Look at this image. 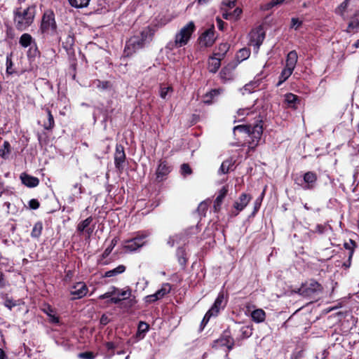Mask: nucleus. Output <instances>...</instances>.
Wrapping results in <instances>:
<instances>
[{"label":"nucleus","instance_id":"1","mask_svg":"<svg viewBox=\"0 0 359 359\" xmlns=\"http://www.w3.org/2000/svg\"><path fill=\"white\" fill-rule=\"evenodd\" d=\"M36 7L30 6L27 8H18L14 11V25L19 31L26 30L34 22Z\"/></svg>","mask_w":359,"mask_h":359},{"label":"nucleus","instance_id":"2","mask_svg":"<svg viewBox=\"0 0 359 359\" xmlns=\"http://www.w3.org/2000/svg\"><path fill=\"white\" fill-rule=\"evenodd\" d=\"M323 286L314 279H311L304 283L296 292L304 297L316 299L323 292Z\"/></svg>","mask_w":359,"mask_h":359},{"label":"nucleus","instance_id":"3","mask_svg":"<svg viewBox=\"0 0 359 359\" xmlns=\"http://www.w3.org/2000/svg\"><path fill=\"white\" fill-rule=\"evenodd\" d=\"M196 27L194 22H189L175 35V43L177 47L185 46L189 41Z\"/></svg>","mask_w":359,"mask_h":359},{"label":"nucleus","instance_id":"4","mask_svg":"<svg viewBox=\"0 0 359 359\" xmlns=\"http://www.w3.org/2000/svg\"><path fill=\"white\" fill-rule=\"evenodd\" d=\"M56 28L53 13L50 11H46L41 20V29L42 32L53 34L55 32Z\"/></svg>","mask_w":359,"mask_h":359},{"label":"nucleus","instance_id":"5","mask_svg":"<svg viewBox=\"0 0 359 359\" xmlns=\"http://www.w3.org/2000/svg\"><path fill=\"white\" fill-rule=\"evenodd\" d=\"M265 38V33L262 26L252 29L250 33V45L257 50Z\"/></svg>","mask_w":359,"mask_h":359},{"label":"nucleus","instance_id":"6","mask_svg":"<svg viewBox=\"0 0 359 359\" xmlns=\"http://www.w3.org/2000/svg\"><path fill=\"white\" fill-rule=\"evenodd\" d=\"M263 133V126L260 123H257L251 126V131L248 134L250 136L252 141L249 142V147L254 149L258 144Z\"/></svg>","mask_w":359,"mask_h":359},{"label":"nucleus","instance_id":"7","mask_svg":"<svg viewBox=\"0 0 359 359\" xmlns=\"http://www.w3.org/2000/svg\"><path fill=\"white\" fill-rule=\"evenodd\" d=\"M234 346V339L231 337L230 334L226 331L218 339L213 342L212 348H219L226 347L229 351L231 350Z\"/></svg>","mask_w":359,"mask_h":359},{"label":"nucleus","instance_id":"8","mask_svg":"<svg viewBox=\"0 0 359 359\" xmlns=\"http://www.w3.org/2000/svg\"><path fill=\"white\" fill-rule=\"evenodd\" d=\"M88 292V288L85 283L82 282L75 284L70 290V294L73 296L72 299H78L84 297Z\"/></svg>","mask_w":359,"mask_h":359},{"label":"nucleus","instance_id":"9","mask_svg":"<svg viewBox=\"0 0 359 359\" xmlns=\"http://www.w3.org/2000/svg\"><path fill=\"white\" fill-rule=\"evenodd\" d=\"M200 44L203 46H211L214 42V26L205 31L199 38Z\"/></svg>","mask_w":359,"mask_h":359},{"label":"nucleus","instance_id":"10","mask_svg":"<svg viewBox=\"0 0 359 359\" xmlns=\"http://www.w3.org/2000/svg\"><path fill=\"white\" fill-rule=\"evenodd\" d=\"M235 67L236 65L233 63H231L222 69L219 72V76L224 82L233 79Z\"/></svg>","mask_w":359,"mask_h":359},{"label":"nucleus","instance_id":"11","mask_svg":"<svg viewBox=\"0 0 359 359\" xmlns=\"http://www.w3.org/2000/svg\"><path fill=\"white\" fill-rule=\"evenodd\" d=\"M144 43V41L142 39H139L137 36H133L127 42L125 52H127V54L128 55L131 53V49L135 51L136 49L142 48Z\"/></svg>","mask_w":359,"mask_h":359},{"label":"nucleus","instance_id":"12","mask_svg":"<svg viewBox=\"0 0 359 359\" xmlns=\"http://www.w3.org/2000/svg\"><path fill=\"white\" fill-rule=\"evenodd\" d=\"M126 154L124 152L123 147L117 145L116 147V152L114 154V162L116 168L118 170L123 168L122 164L125 161Z\"/></svg>","mask_w":359,"mask_h":359},{"label":"nucleus","instance_id":"13","mask_svg":"<svg viewBox=\"0 0 359 359\" xmlns=\"http://www.w3.org/2000/svg\"><path fill=\"white\" fill-rule=\"evenodd\" d=\"M44 118L42 121V126L45 130H52L55 126V121L50 110L48 108L44 109Z\"/></svg>","mask_w":359,"mask_h":359},{"label":"nucleus","instance_id":"14","mask_svg":"<svg viewBox=\"0 0 359 359\" xmlns=\"http://www.w3.org/2000/svg\"><path fill=\"white\" fill-rule=\"evenodd\" d=\"M250 195L242 194L238 200L234 203L233 207L238 211H241L245 208L250 200Z\"/></svg>","mask_w":359,"mask_h":359},{"label":"nucleus","instance_id":"15","mask_svg":"<svg viewBox=\"0 0 359 359\" xmlns=\"http://www.w3.org/2000/svg\"><path fill=\"white\" fill-rule=\"evenodd\" d=\"M20 179L22 182L29 187H35L39 183L38 178L27 175L26 173H22L20 175Z\"/></svg>","mask_w":359,"mask_h":359},{"label":"nucleus","instance_id":"16","mask_svg":"<svg viewBox=\"0 0 359 359\" xmlns=\"http://www.w3.org/2000/svg\"><path fill=\"white\" fill-rule=\"evenodd\" d=\"M359 29V12L355 13L351 17V20L348 25L346 32L350 33L351 32H357Z\"/></svg>","mask_w":359,"mask_h":359},{"label":"nucleus","instance_id":"17","mask_svg":"<svg viewBox=\"0 0 359 359\" xmlns=\"http://www.w3.org/2000/svg\"><path fill=\"white\" fill-rule=\"evenodd\" d=\"M317 180V175L313 172H307L304 175V181L306 185L304 189H312Z\"/></svg>","mask_w":359,"mask_h":359},{"label":"nucleus","instance_id":"18","mask_svg":"<svg viewBox=\"0 0 359 359\" xmlns=\"http://www.w3.org/2000/svg\"><path fill=\"white\" fill-rule=\"evenodd\" d=\"M228 193V189L226 187H223L219 192V195L217 196L214 202V209L215 212L220 210V206L222 203L223 199L225 198Z\"/></svg>","mask_w":359,"mask_h":359},{"label":"nucleus","instance_id":"19","mask_svg":"<svg viewBox=\"0 0 359 359\" xmlns=\"http://www.w3.org/2000/svg\"><path fill=\"white\" fill-rule=\"evenodd\" d=\"M222 60V59H219V57L215 56V55H214V56L210 57L209 58V62H208L209 71L212 73L217 72L221 66V60Z\"/></svg>","mask_w":359,"mask_h":359},{"label":"nucleus","instance_id":"20","mask_svg":"<svg viewBox=\"0 0 359 359\" xmlns=\"http://www.w3.org/2000/svg\"><path fill=\"white\" fill-rule=\"evenodd\" d=\"M297 58L298 56L297 52L295 50L290 51L287 56L285 67L294 70L297 62Z\"/></svg>","mask_w":359,"mask_h":359},{"label":"nucleus","instance_id":"21","mask_svg":"<svg viewBox=\"0 0 359 359\" xmlns=\"http://www.w3.org/2000/svg\"><path fill=\"white\" fill-rule=\"evenodd\" d=\"M170 172V168L165 162H161L156 170V177L162 180L163 177Z\"/></svg>","mask_w":359,"mask_h":359},{"label":"nucleus","instance_id":"22","mask_svg":"<svg viewBox=\"0 0 359 359\" xmlns=\"http://www.w3.org/2000/svg\"><path fill=\"white\" fill-rule=\"evenodd\" d=\"M171 290V285L169 283H165L162 285L161 288L158 290L155 294H151L150 297L154 298V300H158L163 297L165 294L170 292Z\"/></svg>","mask_w":359,"mask_h":359},{"label":"nucleus","instance_id":"23","mask_svg":"<svg viewBox=\"0 0 359 359\" xmlns=\"http://www.w3.org/2000/svg\"><path fill=\"white\" fill-rule=\"evenodd\" d=\"M251 317L255 322L262 323L265 320L266 313L263 309H257L252 312Z\"/></svg>","mask_w":359,"mask_h":359},{"label":"nucleus","instance_id":"24","mask_svg":"<svg viewBox=\"0 0 359 359\" xmlns=\"http://www.w3.org/2000/svg\"><path fill=\"white\" fill-rule=\"evenodd\" d=\"M285 97V101L287 104L288 107L296 109V104L300 101L299 97L292 93H287Z\"/></svg>","mask_w":359,"mask_h":359},{"label":"nucleus","instance_id":"25","mask_svg":"<svg viewBox=\"0 0 359 359\" xmlns=\"http://www.w3.org/2000/svg\"><path fill=\"white\" fill-rule=\"evenodd\" d=\"M140 248V245L136 243L133 238L126 240L123 243V248L129 252H134Z\"/></svg>","mask_w":359,"mask_h":359},{"label":"nucleus","instance_id":"26","mask_svg":"<svg viewBox=\"0 0 359 359\" xmlns=\"http://www.w3.org/2000/svg\"><path fill=\"white\" fill-rule=\"evenodd\" d=\"M32 43H34L32 36L27 33L23 34L19 40V43L24 48H27L32 45Z\"/></svg>","mask_w":359,"mask_h":359},{"label":"nucleus","instance_id":"27","mask_svg":"<svg viewBox=\"0 0 359 359\" xmlns=\"http://www.w3.org/2000/svg\"><path fill=\"white\" fill-rule=\"evenodd\" d=\"M154 29L150 27H147L141 32V39L144 41H146L147 40L151 41L154 34Z\"/></svg>","mask_w":359,"mask_h":359},{"label":"nucleus","instance_id":"28","mask_svg":"<svg viewBox=\"0 0 359 359\" xmlns=\"http://www.w3.org/2000/svg\"><path fill=\"white\" fill-rule=\"evenodd\" d=\"M126 271V266L124 265H119L116 268L109 270L105 272L104 277H112L117 276L120 273H123Z\"/></svg>","mask_w":359,"mask_h":359},{"label":"nucleus","instance_id":"29","mask_svg":"<svg viewBox=\"0 0 359 359\" xmlns=\"http://www.w3.org/2000/svg\"><path fill=\"white\" fill-rule=\"evenodd\" d=\"M229 49V45L227 43H221L218 47V51L214 55L223 59Z\"/></svg>","mask_w":359,"mask_h":359},{"label":"nucleus","instance_id":"30","mask_svg":"<svg viewBox=\"0 0 359 359\" xmlns=\"http://www.w3.org/2000/svg\"><path fill=\"white\" fill-rule=\"evenodd\" d=\"M92 221H93L92 217H88L83 221H81L77 226V231L79 233L83 232L89 226L90 223L92 222Z\"/></svg>","mask_w":359,"mask_h":359},{"label":"nucleus","instance_id":"31","mask_svg":"<svg viewBox=\"0 0 359 359\" xmlns=\"http://www.w3.org/2000/svg\"><path fill=\"white\" fill-rule=\"evenodd\" d=\"M349 0L344 1L337 8L336 13L341 15L344 19H345V13L346 11Z\"/></svg>","mask_w":359,"mask_h":359},{"label":"nucleus","instance_id":"32","mask_svg":"<svg viewBox=\"0 0 359 359\" xmlns=\"http://www.w3.org/2000/svg\"><path fill=\"white\" fill-rule=\"evenodd\" d=\"M223 301H224V294L219 293L217 298L216 299L213 306L211 308L212 311H214L215 314H217L219 312V310L222 306Z\"/></svg>","mask_w":359,"mask_h":359},{"label":"nucleus","instance_id":"33","mask_svg":"<svg viewBox=\"0 0 359 359\" xmlns=\"http://www.w3.org/2000/svg\"><path fill=\"white\" fill-rule=\"evenodd\" d=\"M90 0H69V4L74 8H80L86 7Z\"/></svg>","mask_w":359,"mask_h":359},{"label":"nucleus","instance_id":"34","mask_svg":"<svg viewBox=\"0 0 359 359\" xmlns=\"http://www.w3.org/2000/svg\"><path fill=\"white\" fill-rule=\"evenodd\" d=\"M219 93H220V91L219 89H214V90H210V92L207 93L204 97V98H205L204 102L208 103V104L212 103V98L215 96H217L219 94Z\"/></svg>","mask_w":359,"mask_h":359},{"label":"nucleus","instance_id":"35","mask_svg":"<svg viewBox=\"0 0 359 359\" xmlns=\"http://www.w3.org/2000/svg\"><path fill=\"white\" fill-rule=\"evenodd\" d=\"M149 233H147V232L138 233L137 235L133 238L134 239V241L136 243H137L139 245H140V247L142 248L146 243V242L143 241V240L145 239L146 238H147L149 236Z\"/></svg>","mask_w":359,"mask_h":359},{"label":"nucleus","instance_id":"36","mask_svg":"<svg viewBox=\"0 0 359 359\" xmlns=\"http://www.w3.org/2000/svg\"><path fill=\"white\" fill-rule=\"evenodd\" d=\"M293 70L290 68L285 67L281 72L280 76V81L278 83V86H280L283 82L286 81L290 76L292 74Z\"/></svg>","mask_w":359,"mask_h":359},{"label":"nucleus","instance_id":"37","mask_svg":"<svg viewBox=\"0 0 359 359\" xmlns=\"http://www.w3.org/2000/svg\"><path fill=\"white\" fill-rule=\"evenodd\" d=\"M43 229V225L41 222H37L34 224L33 229L31 233V236L33 238H39L41 233Z\"/></svg>","mask_w":359,"mask_h":359},{"label":"nucleus","instance_id":"38","mask_svg":"<svg viewBox=\"0 0 359 359\" xmlns=\"http://www.w3.org/2000/svg\"><path fill=\"white\" fill-rule=\"evenodd\" d=\"M356 246V243L354 241H353L352 239H350V243H345L344 244V247L346 249V250H348L350 252H349V255H348V257H349V261L351 260V258L353 255V252H354V248H355Z\"/></svg>","mask_w":359,"mask_h":359},{"label":"nucleus","instance_id":"39","mask_svg":"<svg viewBox=\"0 0 359 359\" xmlns=\"http://www.w3.org/2000/svg\"><path fill=\"white\" fill-rule=\"evenodd\" d=\"M93 85L98 89L106 90L110 88L111 85L109 81H102L100 80H95L93 81Z\"/></svg>","mask_w":359,"mask_h":359},{"label":"nucleus","instance_id":"40","mask_svg":"<svg viewBox=\"0 0 359 359\" xmlns=\"http://www.w3.org/2000/svg\"><path fill=\"white\" fill-rule=\"evenodd\" d=\"M233 165L231 160L224 161L220 167L219 172L222 174H226L229 172L230 167Z\"/></svg>","mask_w":359,"mask_h":359},{"label":"nucleus","instance_id":"41","mask_svg":"<svg viewBox=\"0 0 359 359\" xmlns=\"http://www.w3.org/2000/svg\"><path fill=\"white\" fill-rule=\"evenodd\" d=\"M10 144L8 142H4L3 148L0 149V156L4 158H7L8 155L9 154L10 150Z\"/></svg>","mask_w":359,"mask_h":359},{"label":"nucleus","instance_id":"42","mask_svg":"<svg viewBox=\"0 0 359 359\" xmlns=\"http://www.w3.org/2000/svg\"><path fill=\"white\" fill-rule=\"evenodd\" d=\"M74 189L75 190H77L74 194H73V196H70L69 197V201L70 202H74V196H76V195H81L82 193H83V187H82V185L81 183L79 182H76L74 185Z\"/></svg>","mask_w":359,"mask_h":359},{"label":"nucleus","instance_id":"43","mask_svg":"<svg viewBox=\"0 0 359 359\" xmlns=\"http://www.w3.org/2000/svg\"><path fill=\"white\" fill-rule=\"evenodd\" d=\"M242 338H248L252 334V328L250 326H243L241 328Z\"/></svg>","mask_w":359,"mask_h":359},{"label":"nucleus","instance_id":"44","mask_svg":"<svg viewBox=\"0 0 359 359\" xmlns=\"http://www.w3.org/2000/svg\"><path fill=\"white\" fill-rule=\"evenodd\" d=\"M117 242H118L117 238H114L112 239L110 245L107 248L105 249V250L104 251V252L102 254V257L104 258H106L107 257L109 256V255L111 253L113 248L116 245Z\"/></svg>","mask_w":359,"mask_h":359},{"label":"nucleus","instance_id":"45","mask_svg":"<svg viewBox=\"0 0 359 359\" xmlns=\"http://www.w3.org/2000/svg\"><path fill=\"white\" fill-rule=\"evenodd\" d=\"M180 172L182 175L186 176L192 173V170L188 163H183L180 168Z\"/></svg>","mask_w":359,"mask_h":359},{"label":"nucleus","instance_id":"46","mask_svg":"<svg viewBox=\"0 0 359 359\" xmlns=\"http://www.w3.org/2000/svg\"><path fill=\"white\" fill-rule=\"evenodd\" d=\"M234 132L240 131L245 134H248L251 131V126L241 125L234 127Z\"/></svg>","mask_w":359,"mask_h":359},{"label":"nucleus","instance_id":"47","mask_svg":"<svg viewBox=\"0 0 359 359\" xmlns=\"http://www.w3.org/2000/svg\"><path fill=\"white\" fill-rule=\"evenodd\" d=\"M12 54L7 55L6 57V72L9 74H12L15 71L13 69V62L11 60Z\"/></svg>","mask_w":359,"mask_h":359},{"label":"nucleus","instance_id":"48","mask_svg":"<svg viewBox=\"0 0 359 359\" xmlns=\"http://www.w3.org/2000/svg\"><path fill=\"white\" fill-rule=\"evenodd\" d=\"M149 325L143 321H140L138 325V333L140 334H144L146 333L149 330Z\"/></svg>","mask_w":359,"mask_h":359},{"label":"nucleus","instance_id":"49","mask_svg":"<svg viewBox=\"0 0 359 359\" xmlns=\"http://www.w3.org/2000/svg\"><path fill=\"white\" fill-rule=\"evenodd\" d=\"M240 55H238V57H241L242 60L247 59L250 55L249 50L246 48H243L239 50Z\"/></svg>","mask_w":359,"mask_h":359},{"label":"nucleus","instance_id":"50","mask_svg":"<svg viewBox=\"0 0 359 359\" xmlns=\"http://www.w3.org/2000/svg\"><path fill=\"white\" fill-rule=\"evenodd\" d=\"M213 315H216L215 313V311H212V309H210L205 315L203 320H202V323H204V324H206L208 320H210V318L213 316Z\"/></svg>","mask_w":359,"mask_h":359},{"label":"nucleus","instance_id":"51","mask_svg":"<svg viewBox=\"0 0 359 359\" xmlns=\"http://www.w3.org/2000/svg\"><path fill=\"white\" fill-rule=\"evenodd\" d=\"M213 315H216L215 313V311H212V309H210L205 315L203 320H202V323H204V324H206L208 320H210V318L213 316Z\"/></svg>","mask_w":359,"mask_h":359},{"label":"nucleus","instance_id":"52","mask_svg":"<svg viewBox=\"0 0 359 359\" xmlns=\"http://www.w3.org/2000/svg\"><path fill=\"white\" fill-rule=\"evenodd\" d=\"M112 289H113V290L111 292H108L102 295H100V299H104L110 297L112 296V294H115L117 291H118V289L115 287H113Z\"/></svg>","mask_w":359,"mask_h":359},{"label":"nucleus","instance_id":"53","mask_svg":"<svg viewBox=\"0 0 359 359\" xmlns=\"http://www.w3.org/2000/svg\"><path fill=\"white\" fill-rule=\"evenodd\" d=\"M242 13V10L239 8H236L233 11L231 12L233 20H238Z\"/></svg>","mask_w":359,"mask_h":359},{"label":"nucleus","instance_id":"54","mask_svg":"<svg viewBox=\"0 0 359 359\" xmlns=\"http://www.w3.org/2000/svg\"><path fill=\"white\" fill-rule=\"evenodd\" d=\"M131 293H132L131 289H130L128 287L127 290H123L121 292H120L119 295L123 297L122 300H124V299L129 298L131 296Z\"/></svg>","mask_w":359,"mask_h":359},{"label":"nucleus","instance_id":"55","mask_svg":"<svg viewBox=\"0 0 359 359\" xmlns=\"http://www.w3.org/2000/svg\"><path fill=\"white\" fill-rule=\"evenodd\" d=\"M80 358L83 359H93L94 355L92 352H84L79 355Z\"/></svg>","mask_w":359,"mask_h":359},{"label":"nucleus","instance_id":"56","mask_svg":"<svg viewBox=\"0 0 359 359\" xmlns=\"http://www.w3.org/2000/svg\"><path fill=\"white\" fill-rule=\"evenodd\" d=\"M172 90L171 87L162 88L161 89L160 95L162 98L165 99L168 92Z\"/></svg>","mask_w":359,"mask_h":359},{"label":"nucleus","instance_id":"57","mask_svg":"<svg viewBox=\"0 0 359 359\" xmlns=\"http://www.w3.org/2000/svg\"><path fill=\"white\" fill-rule=\"evenodd\" d=\"M29 207L36 210L39 207V202L36 199H32L29 202Z\"/></svg>","mask_w":359,"mask_h":359},{"label":"nucleus","instance_id":"58","mask_svg":"<svg viewBox=\"0 0 359 359\" xmlns=\"http://www.w3.org/2000/svg\"><path fill=\"white\" fill-rule=\"evenodd\" d=\"M178 254L182 253V256L179 257V262L181 265H185L186 264V258L183 256L184 251L182 249H178Z\"/></svg>","mask_w":359,"mask_h":359},{"label":"nucleus","instance_id":"59","mask_svg":"<svg viewBox=\"0 0 359 359\" xmlns=\"http://www.w3.org/2000/svg\"><path fill=\"white\" fill-rule=\"evenodd\" d=\"M236 0H224L223 4L226 5L229 8H232L236 5Z\"/></svg>","mask_w":359,"mask_h":359},{"label":"nucleus","instance_id":"60","mask_svg":"<svg viewBox=\"0 0 359 359\" xmlns=\"http://www.w3.org/2000/svg\"><path fill=\"white\" fill-rule=\"evenodd\" d=\"M301 25H302V22L299 21L297 18L292 19V27L297 29Z\"/></svg>","mask_w":359,"mask_h":359},{"label":"nucleus","instance_id":"61","mask_svg":"<svg viewBox=\"0 0 359 359\" xmlns=\"http://www.w3.org/2000/svg\"><path fill=\"white\" fill-rule=\"evenodd\" d=\"M106 347L107 348V350L109 351H111V352L110 353H109V355H114V352H113V350L115 348V345L113 342H107L106 344Z\"/></svg>","mask_w":359,"mask_h":359},{"label":"nucleus","instance_id":"62","mask_svg":"<svg viewBox=\"0 0 359 359\" xmlns=\"http://www.w3.org/2000/svg\"><path fill=\"white\" fill-rule=\"evenodd\" d=\"M217 26L219 27V29L220 30H223L224 29V22L222 21L221 19L219 18H217Z\"/></svg>","mask_w":359,"mask_h":359},{"label":"nucleus","instance_id":"63","mask_svg":"<svg viewBox=\"0 0 359 359\" xmlns=\"http://www.w3.org/2000/svg\"><path fill=\"white\" fill-rule=\"evenodd\" d=\"M222 17L226 20H233L231 12L225 11L222 14Z\"/></svg>","mask_w":359,"mask_h":359},{"label":"nucleus","instance_id":"64","mask_svg":"<svg viewBox=\"0 0 359 359\" xmlns=\"http://www.w3.org/2000/svg\"><path fill=\"white\" fill-rule=\"evenodd\" d=\"M251 107H245L244 108H241L238 110V115H243L244 114V112L247 110H249L250 109Z\"/></svg>","mask_w":359,"mask_h":359}]
</instances>
